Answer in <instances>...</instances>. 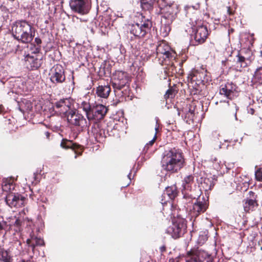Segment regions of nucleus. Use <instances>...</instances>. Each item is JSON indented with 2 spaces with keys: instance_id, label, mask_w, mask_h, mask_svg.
Masks as SVG:
<instances>
[{
  "instance_id": "54",
  "label": "nucleus",
  "mask_w": 262,
  "mask_h": 262,
  "mask_svg": "<svg viewBox=\"0 0 262 262\" xmlns=\"http://www.w3.org/2000/svg\"><path fill=\"white\" fill-rule=\"evenodd\" d=\"M234 114H235L234 113V111H233V112H232V115H234Z\"/></svg>"
},
{
  "instance_id": "36",
  "label": "nucleus",
  "mask_w": 262,
  "mask_h": 262,
  "mask_svg": "<svg viewBox=\"0 0 262 262\" xmlns=\"http://www.w3.org/2000/svg\"><path fill=\"white\" fill-rule=\"evenodd\" d=\"M81 107L83 111L85 112L86 117H88V114L91 112L92 106L90 105V103L83 101L81 103Z\"/></svg>"
},
{
  "instance_id": "46",
  "label": "nucleus",
  "mask_w": 262,
  "mask_h": 262,
  "mask_svg": "<svg viewBox=\"0 0 262 262\" xmlns=\"http://www.w3.org/2000/svg\"><path fill=\"white\" fill-rule=\"evenodd\" d=\"M255 113V110L254 108H249V110H248V113L251 114V115H253Z\"/></svg>"
},
{
  "instance_id": "18",
  "label": "nucleus",
  "mask_w": 262,
  "mask_h": 262,
  "mask_svg": "<svg viewBox=\"0 0 262 262\" xmlns=\"http://www.w3.org/2000/svg\"><path fill=\"white\" fill-rule=\"evenodd\" d=\"M249 194V197L244 200L243 204L244 211L247 213H250L255 211L258 206L255 193L252 191H250Z\"/></svg>"
},
{
  "instance_id": "30",
  "label": "nucleus",
  "mask_w": 262,
  "mask_h": 262,
  "mask_svg": "<svg viewBox=\"0 0 262 262\" xmlns=\"http://www.w3.org/2000/svg\"><path fill=\"white\" fill-rule=\"evenodd\" d=\"M214 185L213 180L211 178H205L201 183V187L207 191L211 190Z\"/></svg>"
},
{
  "instance_id": "16",
  "label": "nucleus",
  "mask_w": 262,
  "mask_h": 262,
  "mask_svg": "<svg viewBox=\"0 0 262 262\" xmlns=\"http://www.w3.org/2000/svg\"><path fill=\"white\" fill-rule=\"evenodd\" d=\"M26 198L18 193H8L6 198L5 202L11 208H19L25 206Z\"/></svg>"
},
{
  "instance_id": "12",
  "label": "nucleus",
  "mask_w": 262,
  "mask_h": 262,
  "mask_svg": "<svg viewBox=\"0 0 262 262\" xmlns=\"http://www.w3.org/2000/svg\"><path fill=\"white\" fill-rule=\"evenodd\" d=\"M209 206V200H206L204 197L199 198L193 203L192 207L190 208L189 211L192 217H196L202 213H204Z\"/></svg>"
},
{
  "instance_id": "2",
  "label": "nucleus",
  "mask_w": 262,
  "mask_h": 262,
  "mask_svg": "<svg viewBox=\"0 0 262 262\" xmlns=\"http://www.w3.org/2000/svg\"><path fill=\"white\" fill-rule=\"evenodd\" d=\"M157 5L162 14L161 34L166 37L171 31V25L177 17L179 7L174 2L169 0H157Z\"/></svg>"
},
{
  "instance_id": "21",
  "label": "nucleus",
  "mask_w": 262,
  "mask_h": 262,
  "mask_svg": "<svg viewBox=\"0 0 262 262\" xmlns=\"http://www.w3.org/2000/svg\"><path fill=\"white\" fill-rule=\"evenodd\" d=\"M111 92V88L110 85H99L96 90V94L99 97L107 98Z\"/></svg>"
},
{
  "instance_id": "22",
  "label": "nucleus",
  "mask_w": 262,
  "mask_h": 262,
  "mask_svg": "<svg viewBox=\"0 0 262 262\" xmlns=\"http://www.w3.org/2000/svg\"><path fill=\"white\" fill-rule=\"evenodd\" d=\"M25 58L26 61L29 63L30 68L33 70L39 69L42 64V59H39L29 55L26 56Z\"/></svg>"
},
{
  "instance_id": "52",
  "label": "nucleus",
  "mask_w": 262,
  "mask_h": 262,
  "mask_svg": "<svg viewBox=\"0 0 262 262\" xmlns=\"http://www.w3.org/2000/svg\"><path fill=\"white\" fill-rule=\"evenodd\" d=\"M34 194H31L30 195V198L32 200H33L34 199Z\"/></svg>"
},
{
  "instance_id": "32",
  "label": "nucleus",
  "mask_w": 262,
  "mask_h": 262,
  "mask_svg": "<svg viewBox=\"0 0 262 262\" xmlns=\"http://www.w3.org/2000/svg\"><path fill=\"white\" fill-rule=\"evenodd\" d=\"M254 77L255 82L259 84H262V67H259L256 69Z\"/></svg>"
},
{
  "instance_id": "26",
  "label": "nucleus",
  "mask_w": 262,
  "mask_h": 262,
  "mask_svg": "<svg viewBox=\"0 0 262 262\" xmlns=\"http://www.w3.org/2000/svg\"><path fill=\"white\" fill-rule=\"evenodd\" d=\"M141 7L143 10L151 12L153 10L154 6L157 4L156 0H140Z\"/></svg>"
},
{
  "instance_id": "51",
  "label": "nucleus",
  "mask_w": 262,
  "mask_h": 262,
  "mask_svg": "<svg viewBox=\"0 0 262 262\" xmlns=\"http://www.w3.org/2000/svg\"><path fill=\"white\" fill-rule=\"evenodd\" d=\"M193 261H195V260H191L190 258H189L187 259L186 262H194Z\"/></svg>"
},
{
  "instance_id": "39",
  "label": "nucleus",
  "mask_w": 262,
  "mask_h": 262,
  "mask_svg": "<svg viewBox=\"0 0 262 262\" xmlns=\"http://www.w3.org/2000/svg\"><path fill=\"white\" fill-rule=\"evenodd\" d=\"M41 48L35 46L32 43L30 44V51L32 54H38L41 52Z\"/></svg>"
},
{
  "instance_id": "40",
  "label": "nucleus",
  "mask_w": 262,
  "mask_h": 262,
  "mask_svg": "<svg viewBox=\"0 0 262 262\" xmlns=\"http://www.w3.org/2000/svg\"><path fill=\"white\" fill-rule=\"evenodd\" d=\"M21 224L22 221L19 219H17L15 221L13 225L16 227L15 231L16 232H20L21 230Z\"/></svg>"
},
{
  "instance_id": "25",
  "label": "nucleus",
  "mask_w": 262,
  "mask_h": 262,
  "mask_svg": "<svg viewBox=\"0 0 262 262\" xmlns=\"http://www.w3.org/2000/svg\"><path fill=\"white\" fill-rule=\"evenodd\" d=\"M92 132L93 133L96 140L99 141L106 137L104 129L100 128L99 124L97 123H94V126L92 128Z\"/></svg>"
},
{
  "instance_id": "20",
  "label": "nucleus",
  "mask_w": 262,
  "mask_h": 262,
  "mask_svg": "<svg viewBox=\"0 0 262 262\" xmlns=\"http://www.w3.org/2000/svg\"><path fill=\"white\" fill-rule=\"evenodd\" d=\"M60 146L64 149H71L76 154L75 158H76L77 156L81 155L83 148L80 145L74 143L72 141L66 139H63L61 142Z\"/></svg>"
},
{
  "instance_id": "5",
  "label": "nucleus",
  "mask_w": 262,
  "mask_h": 262,
  "mask_svg": "<svg viewBox=\"0 0 262 262\" xmlns=\"http://www.w3.org/2000/svg\"><path fill=\"white\" fill-rule=\"evenodd\" d=\"M129 81V77L126 72L117 71L113 74L112 84L116 96L122 100L128 95L127 84Z\"/></svg>"
},
{
  "instance_id": "48",
  "label": "nucleus",
  "mask_w": 262,
  "mask_h": 262,
  "mask_svg": "<svg viewBox=\"0 0 262 262\" xmlns=\"http://www.w3.org/2000/svg\"><path fill=\"white\" fill-rule=\"evenodd\" d=\"M160 250L161 252H164L166 251V247L164 246H163L160 247Z\"/></svg>"
},
{
  "instance_id": "7",
  "label": "nucleus",
  "mask_w": 262,
  "mask_h": 262,
  "mask_svg": "<svg viewBox=\"0 0 262 262\" xmlns=\"http://www.w3.org/2000/svg\"><path fill=\"white\" fill-rule=\"evenodd\" d=\"M186 256L191 260H195L194 262H213L212 256L199 247L192 248L187 251Z\"/></svg>"
},
{
  "instance_id": "1",
  "label": "nucleus",
  "mask_w": 262,
  "mask_h": 262,
  "mask_svg": "<svg viewBox=\"0 0 262 262\" xmlns=\"http://www.w3.org/2000/svg\"><path fill=\"white\" fill-rule=\"evenodd\" d=\"M186 164L182 151L176 147L164 151L162 155L161 165L163 170L173 174L180 171Z\"/></svg>"
},
{
  "instance_id": "41",
  "label": "nucleus",
  "mask_w": 262,
  "mask_h": 262,
  "mask_svg": "<svg viewBox=\"0 0 262 262\" xmlns=\"http://www.w3.org/2000/svg\"><path fill=\"white\" fill-rule=\"evenodd\" d=\"M255 177L256 180L262 181V167L259 168L255 171Z\"/></svg>"
},
{
  "instance_id": "29",
  "label": "nucleus",
  "mask_w": 262,
  "mask_h": 262,
  "mask_svg": "<svg viewBox=\"0 0 262 262\" xmlns=\"http://www.w3.org/2000/svg\"><path fill=\"white\" fill-rule=\"evenodd\" d=\"M0 261L3 262H13L12 256L8 250L0 246Z\"/></svg>"
},
{
  "instance_id": "43",
  "label": "nucleus",
  "mask_w": 262,
  "mask_h": 262,
  "mask_svg": "<svg viewBox=\"0 0 262 262\" xmlns=\"http://www.w3.org/2000/svg\"><path fill=\"white\" fill-rule=\"evenodd\" d=\"M7 222L6 221L0 222V235L2 234V231L5 229L7 226Z\"/></svg>"
},
{
  "instance_id": "49",
  "label": "nucleus",
  "mask_w": 262,
  "mask_h": 262,
  "mask_svg": "<svg viewBox=\"0 0 262 262\" xmlns=\"http://www.w3.org/2000/svg\"><path fill=\"white\" fill-rule=\"evenodd\" d=\"M45 135L46 136L47 139H49L50 136V133L49 132H46L45 133Z\"/></svg>"
},
{
  "instance_id": "47",
  "label": "nucleus",
  "mask_w": 262,
  "mask_h": 262,
  "mask_svg": "<svg viewBox=\"0 0 262 262\" xmlns=\"http://www.w3.org/2000/svg\"><path fill=\"white\" fill-rule=\"evenodd\" d=\"M15 244H16V245H18V246H19L20 247V249L19 250H22V247H21V243L20 241H16L15 242Z\"/></svg>"
},
{
  "instance_id": "3",
  "label": "nucleus",
  "mask_w": 262,
  "mask_h": 262,
  "mask_svg": "<svg viewBox=\"0 0 262 262\" xmlns=\"http://www.w3.org/2000/svg\"><path fill=\"white\" fill-rule=\"evenodd\" d=\"M189 88L191 95H203L205 84L211 80V77L203 66L193 69L188 75Z\"/></svg>"
},
{
  "instance_id": "42",
  "label": "nucleus",
  "mask_w": 262,
  "mask_h": 262,
  "mask_svg": "<svg viewBox=\"0 0 262 262\" xmlns=\"http://www.w3.org/2000/svg\"><path fill=\"white\" fill-rule=\"evenodd\" d=\"M42 40L39 37H35L34 41L32 44L41 48Z\"/></svg>"
},
{
  "instance_id": "14",
  "label": "nucleus",
  "mask_w": 262,
  "mask_h": 262,
  "mask_svg": "<svg viewBox=\"0 0 262 262\" xmlns=\"http://www.w3.org/2000/svg\"><path fill=\"white\" fill-rule=\"evenodd\" d=\"M49 75L50 80L54 84L62 83L66 80L65 71L61 64L54 65L51 69Z\"/></svg>"
},
{
  "instance_id": "15",
  "label": "nucleus",
  "mask_w": 262,
  "mask_h": 262,
  "mask_svg": "<svg viewBox=\"0 0 262 262\" xmlns=\"http://www.w3.org/2000/svg\"><path fill=\"white\" fill-rule=\"evenodd\" d=\"M194 34L192 35V43L194 46L203 43L208 36V31L206 26H198L194 29Z\"/></svg>"
},
{
  "instance_id": "28",
  "label": "nucleus",
  "mask_w": 262,
  "mask_h": 262,
  "mask_svg": "<svg viewBox=\"0 0 262 262\" xmlns=\"http://www.w3.org/2000/svg\"><path fill=\"white\" fill-rule=\"evenodd\" d=\"M194 182V177L192 174L185 177L182 181V186L185 190H190Z\"/></svg>"
},
{
  "instance_id": "33",
  "label": "nucleus",
  "mask_w": 262,
  "mask_h": 262,
  "mask_svg": "<svg viewBox=\"0 0 262 262\" xmlns=\"http://www.w3.org/2000/svg\"><path fill=\"white\" fill-rule=\"evenodd\" d=\"M236 57V64H239L241 68H245L247 67L248 65L246 61V58L244 56L238 53Z\"/></svg>"
},
{
  "instance_id": "17",
  "label": "nucleus",
  "mask_w": 262,
  "mask_h": 262,
  "mask_svg": "<svg viewBox=\"0 0 262 262\" xmlns=\"http://www.w3.org/2000/svg\"><path fill=\"white\" fill-rule=\"evenodd\" d=\"M68 121L75 126H80L81 128L87 126V121L82 115L79 114L76 109L71 111L66 117Z\"/></svg>"
},
{
  "instance_id": "34",
  "label": "nucleus",
  "mask_w": 262,
  "mask_h": 262,
  "mask_svg": "<svg viewBox=\"0 0 262 262\" xmlns=\"http://www.w3.org/2000/svg\"><path fill=\"white\" fill-rule=\"evenodd\" d=\"M2 189L4 191L11 192V191L14 189V185L13 183L3 182L2 184Z\"/></svg>"
},
{
  "instance_id": "38",
  "label": "nucleus",
  "mask_w": 262,
  "mask_h": 262,
  "mask_svg": "<svg viewBox=\"0 0 262 262\" xmlns=\"http://www.w3.org/2000/svg\"><path fill=\"white\" fill-rule=\"evenodd\" d=\"M157 138V133H156L153 139L151 141H150L148 143H146V144L145 145L144 148V150L146 152H147V150H148V149L151 146H152L154 143L155 142Z\"/></svg>"
},
{
  "instance_id": "50",
  "label": "nucleus",
  "mask_w": 262,
  "mask_h": 262,
  "mask_svg": "<svg viewBox=\"0 0 262 262\" xmlns=\"http://www.w3.org/2000/svg\"><path fill=\"white\" fill-rule=\"evenodd\" d=\"M4 111V107L2 104H0V114Z\"/></svg>"
},
{
  "instance_id": "45",
  "label": "nucleus",
  "mask_w": 262,
  "mask_h": 262,
  "mask_svg": "<svg viewBox=\"0 0 262 262\" xmlns=\"http://www.w3.org/2000/svg\"><path fill=\"white\" fill-rule=\"evenodd\" d=\"M227 11L229 15H233L234 13V11L230 7H228Z\"/></svg>"
},
{
  "instance_id": "27",
  "label": "nucleus",
  "mask_w": 262,
  "mask_h": 262,
  "mask_svg": "<svg viewBox=\"0 0 262 262\" xmlns=\"http://www.w3.org/2000/svg\"><path fill=\"white\" fill-rule=\"evenodd\" d=\"M199 113L196 110V106L194 103H191L188 105L186 111V118H188L189 121H193V118L195 114Z\"/></svg>"
},
{
  "instance_id": "23",
  "label": "nucleus",
  "mask_w": 262,
  "mask_h": 262,
  "mask_svg": "<svg viewBox=\"0 0 262 262\" xmlns=\"http://www.w3.org/2000/svg\"><path fill=\"white\" fill-rule=\"evenodd\" d=\"M26 243L28 246L32 248L33 251L36 246H42L44 245L43 239L31 234H30V238L27 239Z\"/></svg>"
},
{
  "instance_id": "35",
  "label": "nucleus",
  "mask_w": 262,
  "mask_h": 262,
  "mask_svg": "<svg viewBox=\"0 0 262 262\" xmlns=\"http://www.w3.org/2000/svg\"><path fill=\"white\" fill-rule=\"evenodd\" d=\"M194 199H195V197H193L192 194H189V193L184 194L183 198V203L187 205V206L185 205L184 207L188 208L189 206L188 204L192 202Z\"/></svg>"
},
{
  "instance_id": "4",
  "label": "nucleus",
  "mask_w": 262,
  "mask_h": 262,
  "mask_svg": "<svg viewBox=\"0 0 262 262\" xmlns=\"http://www.w3.org/2000/svg\"><path fill=\"white\" fill-rule=\"evenodd\" d=\"M11 31L14 38L23 43H30L35 36V29L26 20L16 21Z\"/></svg>"
},
{
  "instance_id": "11",
  "label": "nucleus",
  "mask_w": 262,
  "mask_h": 262,
  "mask_svg": "<svg viewBox=\"0 0 262 262\" xmlns=\"http://www.w3.org/2000/svg\"><path fill=\"white\" fill-rule=\"evenodd\" d=\"M107 107L102 104H96L92 106L91 112L88 114V119L94 123L103 119L107 112Z\"/></svg>"
},
{
  "instance_id": "9",
  "label": "nucleus",
  "mask_w": 262,
  "mask_h": 262,
  "mask_svg": "<svg viewBox=\"0 0 262 262\" xmlns=\"http://www.w3.org/2000/svg\"><path fill=\"white\" fill-rule=\"evenodd\" d=\"M157 58L172 60L175 59L177 56L176 52L165 42H160L156 48Z\"/></svg>"
},
{
  "instance_id": "53",
  "label": "nucleus",
  "mask_w": 262,
  "mask_h": 262,
  "mask_svg": "<svg viewBox=\"0 0 262 262\" xmlns=\"http://www.w3.org/2000/svg\"><path fill=\"white\" fill-rule=\"evenodd\" d=\"M233 31H234V29L231 28L229 30V33H232V32H233Z\"/></svg>"
},
{
  "instance_id": "44",
  "label": "nucleus",
  "mask_w": 262,
  "mask_h": 262,
  "mask_svg": "<svg viewBox=\"0 0 262 262\" xmlns=\"http://www.w3.org/2000/svg\"><path fill=\"white\" fill-rule=\"evenodd\" d=\"M170 200L168 199V198L167 199H166V197L165 198H162V196H161V200H160V201H161V203L162 204H166Z\"/></svg>"
},
{
  "instance_id": "24",
  "label": "nucleus",
  "mask_w": 262,
  "mask_h": 262,
  "mask_svg": "<svg viewBox=\"0 0 262 262\" xmlns=\"http://www.w3.org/2000/svg\"><path fill=\"white\" fill-rule=\"evenodd\" d=\"M178 190L176 185L168 186L166 188L163 193L162 195V198H168L170 200H174L178 195Z\"/></svg>"
},
{
  "instance_id": "37",
  "label": "nucleus",
  "mask_w": 262,
  "mask_h": 262,
  "mask_svg": "<svg viewBox=\"0 0 262 262\" xmlns=\"http://www.w3.org/2000/svg\"><path fill=\"white\" fill-rule=\"evenodd\" d=\"M219 107L221 111L223 112L230 113L231 112V108L228 101L221 102V104Z\"/></svg>"
},
{
  "instance_id": "8",
  "label": "nucleus",
  "mask_w": 262,
  "mask_h": 262,
  "mask_svg": "<svg viewBox=\"0 0 262 262\" xmlns=\"http://www.w3.org/2000/svg\"><path fill=\"white\" fill-rule=\"evenodd\" d=\"M187 225L186 221L183 219H178L173 222L167 229V232L174 239L178 238L186 232Z\"/></svg>"
},
{
  "instance_id": "19",
  "label": "nucleus",
  "mask_w": 262,
  "mask_h": 262,
  "mask_svg": "<svg viewBox=\"0 0 262 262\" xmlns=\"http://www.w3.org/2000/svg\"><path fill=\"white\" fill-rule=\"evenodd\" d=\"M237 86L232 82H227L225 84H222L220 89V94L224 95L229 99H232L236 91Z\"/></svg>"
},
{
  "instance_id": "10",
  "label": "nucleus",
  "mask_w": 262,
  "mask_h": 262,
  "mask_svg": "<svg viewBox=\"0 0 262 262\" xmlns=\"http://www.w3.org/2000/svg\"><path fill=\"white\" fill-rule=\"evenodd\" d=\"M69 5L73 12L84 15L88 14L91 8V0H71Z\"/></svg>"
},
{
  "instance_id": "31",
  "label": "nucleus",
  "mask_w": 262,
  "mask_h": 262,
  "mask_svg": "<svg viewBox=\"0 0 262 262\" xmlns=\"http://www.w3.org/2000/svg\"><path fill=\"white\" fill-rule=\"evenodd\" d=\"M177 93L178 90L176 86L170 87L164 95V98L166 100L169 98L172 99L174 97Z\"/></svg>"
},
{
  "instance_id": "13",
  "label": "nucleus",
  "mask_w": 262,
  "mask_h": 262,
  "mask_svg": "<svg viewBox=\"0 0 262 262\" xmlns=\"http://www.w3.org/2000/svg\"><path fill=\"white\" fill-rule=\"evenodd\" d=\"M73 104L70 98L61 99L55 102L54 108L56 113H59L61 116L67 117V115L73 111Z\"/></svg>"
},
{
  "instance_id": "6",
  "label": "nucleus",
  "mask_w": 262,
  "mask_h": 262,
  "mask_svg": "<svg viewBox=\"0 0 262 262\" xmlns=\"http://www.w3.org/2000/svg\"><path fill=\"white\" fill-rule=\"evenodd\" d=\"M152 26V21L148 19H146L144 20H142L139 23H137L130 25L129 32L135 37L141 38L150 32Z\"/></svg>"
}]
</instances>
